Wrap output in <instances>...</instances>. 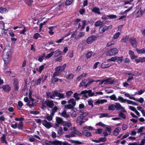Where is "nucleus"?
<instances>
[{"label": "nucleus", "mask_w": 145, "mask_h": 145, "mask_svg": "<svg viewBox=\"0 0 145 145\" xmlns=\"http://www.w3.org/2000/svg\"><path fill=\"white\" fill-rule=\"evenodd\" d=\"M59 114L61 116L64 118H68L70 117V115L67 113L66 110H64L61 112H59Z\"/></svg>", "instance_id": "14"}, {"label": "nucleus", "mask_w": 145, "mask_h": 145, "mask_svg": "<svg viewBox=\"0 0 145 145\" xmlns=\"http://www.w3.org/2000/svg\"><path fill=\"white\" fill-rule=\"evenodd\" d=\"M14 90L15 91H17L19 89L18 81L16 78H14Z\"/></svg>", "instance_id": "15"}, {"label": "nucleus", "mask_w": 145, "mask_h": 145, "mask_svg": "<svg viewBox=\"0 0 145 145\" xmlns=\"http://www.w3.org/2000/svg\"><path fill=\"white\" fill-rule=\"evenodd\" d=\"M96 37L94 35H92L89 37L87 39L86 42L88 44L91 43L94 40H95Z\"/></svg>", "instance_id": "11"}, {"label": "nucleus", "mask_w": 145, "mask_h": 145, "mask_svg": "<svg viewBox=\"0 0 145 145\" xmlns=\"http://www.w3.org/2000/svg\"><path fill=\"white\" fill-rule=\"evenodd\" d=\"M52 99H53V97H54L55 96H57L58 92L56 91H54L53 93H52Z\"/></svg>", "instance_id": "59"}, {"label": "nucleus", "mask_w": 145, "mask_h": 145, "mask_svg": "<svg viewBox=\"0 0 145 145\" xmlns=\"http://www.w3.org/2000/svg\"><path fill=\"white\" fill-rule=\"evenodd\" d=\"M69 104L65 105V108L67 109H73L76 104V101L73 98L70 99L68 101Z\"/></svg>", "instance_id": "4"}, {"label": "nucleus", "mask_w": 145, "mask_h": 145, "mask_svg": "<svg viewBox=\"0 0 145 145\" xmlns=\"http://www.w3.org/2000/svg\"><path fill=\"white\" fill-rule=\"evenodd\" d=\"M118 99V100L120 101L121 102L123 103H125L126 101V100L124 99L122 97L120 96L119 97Z\"/></svg>", "instance_id": "46"}, {"label": "nucleus", "mask_w": 145, "mask_h": 145, "mask_svg": "<svg viewBox=\"0 0 145 145\" xmlns=\"http://www.w3.org/2000/svg\"><path fill=\"white\" fill-rule=\"evenodd\" d=\"M73 92L72 91H69L67 92L66 93V96L67 97H69Z\"/></svg>", "instance_id": "45"}, {"label": "nucleus", "mask_w": 145, "mask_h": 145, "mask_svg": "<svg viewBox=\"0 0 145 145\" xmlns=\"http://www.w3.org/2000/svg\"><path fill=\"white\" fill-rule=\"evenodd\" d=\"M73 0H66L65 2V5H69L72 4Z\"/></svg>", "instance_id": "48"}, {"label": "nucleus", "mask_w": 145, "mask_h": 145, "mask_svg": "<svg viewBox=\"0 0 145 145\" xmlns=\"http://www.w3.org/2000/svg\"><path fill=\"white\" fill-rule=\"evenodd\" d=\"M136 51L138 54H144L145 53V50L144 49H139L137 48L136 49Z\"/></svg>", "instance_id": "33"}, {"label": "nucleus", "mask_w": 145, "mask_h": 145, "mask_svg": "<svg viewBox=\"0 0 145 145\" xmlns=\"http://www.w3.org/2000/svg\"><path fill=\"white\" fill-rule=\"evenodd\" d=\"M42 123L43 125L47 128L49 129L52 127L51 123L48 122L46 120L42 121Z\"/></svg>", "instance_id": "12"}, {"label": "nucleus", "mask_w": 145, "mask_h": 145, "mask_svg": "<svg viewBox=\"0 0 145 145\" xmlns=\"http://www.w3.org/2000/svg\"><path fill=\"white\" fill-rule=\"evenodd\" d=\"M110 66V65H109L108 64L105 63H102L101 66V67L103 69L106 68H108Z\"/></svg>", "instance_id": "28"}, {"label": "nucleus", "mask_w": 145, "mask_h": 145, "mask_svg": "<svg viewBox=\"0 0 145 145\" xmlns=\"http://www.w3.org/2000/svg\"><path fill=\"white\" fill-rule=\"evenodd\" d=\"M45 103L46 106L50 108H52L54 105L53 101L49 100H46L45 101Z\"/></svg>", "instance_id": "10"}, {"label": "nucleus", "mask_w": 145, "mask_h": 145, "mask_svg": "<svg viewBox=\"0 0 145 145\" xmlns=\"http://www.w3.org/2000/svg\"><path fill=\"white\" fill-rule=\"evenodd\" d=\"M116 110H119V109H120L123 111V112H126V110H124V108L121 106L120 103H116Z\"/></svg>", "instance_id": "16"}, {"label": "nucleus", "mask_w": 145, "mask_h": 145, "mask_svg": "<svg viewBox=\"0 0 145 145\" xmlns=\"http://www.w3.org/2000/svg\"><path fill=\"white\" fill-rule=\"evenodd\" d=\"M55 77L53 76V75L52 79V83L54 84L55 82H57L59 80V79L58 78H55Z\"/></svg>", "instance_id": "34"}, {"label": "nucleus", "mask_w": 145, "mask_h": 145, "mask_svg": "<svg viewBox=\"0 0 145 145\" xmlns=\"http://www.w3.org/2000/svg\"><path fill=\"white\" fill-rule=\"evenodd\" d=\"M112 27V25H110L108 26L105 25H103L99 29V32L101 33H103L106 31L107 30L109 29H111Z\"/></svg>", "instance_id": "5"}, {"label": "nucleus", "mask_w": 145, "mask_h": 145, "mask_svg": "<svg viewBox=\"0 0 145 145\" xmlns=\"http://www.w3.org/2000/svg\"><path fill=\"white\" fill-rule=\"evenodd\" d=\"M72 130L73 131L71 132L74 135H76L79 136H81L82 135V134L79 132L75 127L73 128Z\"/></svg>", "instance_id": "13"}, {"label": "nucleus", "mask_w": 145, "mask_h": 145, "mask_svg": "<svg viewBox=\"0 0 145 145\" xmlns=\"http://www.w3.org/2000/svg\"><path fill=\"white\" fill-rule=\"evenodd\" d=\"M119 116L120 117L124 119H125L126 118L125 115L122 112H120L119 114Z\"/></svg>", "instance_id": "52"}, {"label": "nucleus", "mask_w": 145, "mask_h": 145, "mask_svg": "<svg viewBox=\"0 0 145 145\" xmlns=\"http://www.w3.org/2000/svg\"><path fill=\"white\" fill-rule=\"evenodd\" d=\"M78 96H79V94L77 93H75L74 94V97L76 98V100H78L80 99V97Z\"/></svg>", "instance_id": "53"}, {"label": "nucleus", "mask_w": 145, "mask_h": 145, "mask_svg": "<svg viewBox=\"0 0 145 145\" xmlns=\"http://www.w3.org/2000/svg\"><path fill=\"white\" fill-rule=\"evenodd\" d=\"M60 98H64L65 97L64 94L58 92L57 96Z\"/></svg>", "instance_id": "42"}, {"label": "nucleus", "mask_w": 145, "mask_h": 145, "mask_svg": "<svg viewBox=\"0 0 145 145\" xmlns=\"http://www.w3.org/2000/svg\"><path fill=\"white\" fill-rule=\"evenodd\" d=\"M82 134L86 137H89L91 136V134L90 133L88 132L87 130L83 129L82 130Z\"/></svg>", "instance_id": "17"}, {"label": "nucleus", "mask_w": 145, "mask_h": 145, "mask_svg": "<svg viewBox=\"0 0 145 145\" xmlns=\"http://www.w3.org/2000/svg\"><path fill=\"white\" fill-rule=\"evenodd\" d=\"M54 53H55V56L57 57L59 55L61 54H62V52L59 50H57L55 51Z\"/></svg>", "instance_id": "32"}, {"label": "nucleus", "mask_w": 145, "mask_h": 145, "mask_svg": "<svg viewBox=\"0 0 145 145\" xmlns=\"http://www.w3.org/2000/svg\"><path fill=\"white\" fill-rule=\"evenodd\" d=\"M129 53L130 55L131 56L132 59H134L135 58L134 53L131 50H129Z\"/></svg>", "instance_id": "36"}, {"label": "nucleus", "mask_w": 145, "mask_h": 145, "mask_svg": "<svg viewBox=\"0 0 145 145\" xmlns=\"http://www.w3.org/2000/svg\"><path fill=\"white\" fill-rule=\"evenodd\" d=\"M129 41L132 46L135 48L137 46V43L135 38L131 37L129 39Z\"/></svg>", "instance_id": "8"}, {"label": "nucleus", "mask_w": 145, "mask_h": 145, "mask_svg": "<svg viewBox=\"0 0 145 145\" xmlns=\"http://www.w3.org/2000/svg\"><path fill=\"white\" fill-rule=\"evenodd\" d=\"M54 53V52H52L48 54L47 55V56H46L45 57L46 58H50L53 54Z\"/></svg>", "instance_id": "61"}, {"label": "nucleus", "mask_w": 145, "mask_h": 145, "mask_svg": "<svg viewBox=\"0 0 145 145\" xmlns=\"http://www.w3.org/2000/svg\"><path fill=\"white\" fill-rule=\"evenodd\" d=\"M58 108L56 106H55L52 109V112H51V115L53 116L55 112L57 111Z\"/></svg>", "instance_id": "23"}, {"label": "nucleus", "mask_w": 145, "mask_h": 145, "mask_svg": "<svg viewBox=\"0 0 145 145\" xmlns=\"http://www.w3.org/2000/svg\"><path fill=\"white\" fill-rule=\"evenodd\" d=\"M92 52L91 51L88 53L86 54V57L87 58H90L92 55Z\"/></svg>", "instance_id": "63"}, {"label": "nucleus", "mask_w": 145, "mask_h": 145, "mask_svg": "<svg viewBox=\"0 0 145 145\" xmlns=\"http://www.w3.org/2000/svg\"><path fill=\"white\" fill-rule=\"evenodd\" d=\"M33 37L34 39H37L39 37H41V36L38 33H36L34 35Z\"/></svg>", "instance_id": "41"}, {"label": "nucleus", "mask_w": 145, "mask_h": 145, "mask_svg": "<svg viewBox=\"0 0 145 145\" xmlns=\"http://www.w3.org/2000/svg\"><path fill=\"white\" fill-rule=\"evenodd\" d=\"M5 51L3 55V58L5 62V65H6L10 63L12 56V48L9 46H7L5 47L4 50Z\"/></svg>", "instance_id": "1"}, {"label": "nucleus", "mask_w": 145, "mask_h": 145, "mask_svg": "<svg viewBox=\"0 0 145 145\" xmlns=\"http://www.w3.org/2000/svg\"><path fill=\"white\" fill-rule=\"evenodd\" d=\"M110 98L111 99L113 100L116 101L118 100V99L116 98V97L114 95H113L110 96Z\"/></svg>", "instance_id": "57"}, {"label": "nucleus", "mask_w": 145, "mask_h": 145, "mask_svg": "<svg viewBox=\"0 0 145 145\" xmlns=\"http://www.w3.org/2000/svg\"><path fill=\"white\" fill-rule=\"evenodd\" d=\"M129 39V37L128 36H126L122 39L121 40L122 42L125 43Z\"/></svg>", "instance_id": "38"}, {"label": "nucleus", "mask_w": 145, "mask_h": 145, "mask_svg": "<svg viewBox=\"0 0 145 145\" xmlns=\"http://www.w3.org/2000/svg\"><path fill=\"white\" fill-rule=\"evenodd\" d=\"M56 120L57 123L62 124V125L63 123H64L65 121H63L61 118L57 117L56 118Z\"/></svg>", "instance_id": "20"}, {"label": "nucleus", "mask_w": 145, "mask_h": 145, "mask_svg": "<svg viewBox=\"0 0 145 145\" xmlns=\"http://www.w3.org/2000/svg\"><path fill=\"white\" fill-rule=\"evenodd\" d=\"M120 128L119 127L116 128L114 131V135L115 136L117 135L118 134V132L120 131Z\"/></svg>", "instance_id": "29"}, {"label": "nucleus", "mask_w": 145, "mask_h": 145, "mask_svg": "<svg viewBox=\"0 0 145 145\" xmlns=\"http://www.w3.org/2000/svg\"><path fill=\"white\" fill-rule=\"evenodd\" d=\"M116 61H117L118 63H120L122 62L123 59L122 56L121 57L116 56Z\"/></svg>", "instance_id": "30"}, {"label": "nucleus", "mask_w": 145, "mask_h": 145, "mask_svg": "<svg viewBox=\"0 0 145 145\" xmlns=\"http://www.w3.org/2000/svg\"><path fill=\"white\" fill-rule=\"evenodd\" d=\"M66 67V64H64L62 66H59L55 68V72L53 74V76L55 77L61 74V72L64 71Z\"/></svg>", "instance_id": "3"}, {"label": "nucleus", "mask_w": 145, "mask_h": 145, "mask_svg": "<svg viewBox=\"0 0 145 145\" xmlns=\"http://www.w3.org/2000/svg\"><path fill=\"white\" fill-rule=\"evenodd\" d=\"M3 90L5 91H9L10 89V87L8 85L3 86L2 87Z\"/></svg>", "instance_id": "22"}, {"label": "nucleus", "mask_w": 145, "mask_h": 145, "mask_svg": "<svg viewBox=\"0 0 145 145\" xmlns=\"http://www.w3.org/2000/svg\"><path fill=\"white\" fill-rule=\"evenodd\" d=\"M50 142L52 144L55 145H61L62 144L63 145H71L70 144L66 142H63L62 143L61 142L57 140Z\"/></svg>", "instance_id": "7"}, {"label": "nucleus", "mask_w": 145, "mask_h": 145, "mask_svg": "<svg viewBox=\"0 0 145 145\" xmlns=\"http://www.w3.org/2000/svg\"><path fill=\"white\" fill-rule=\"evenodd\" d=\"M25 1L26 3L27 4L29 5H31L33 3V1L32 0H25Z\"/></svg>", "instance_id": "47"}, {"label": "nucleus", "mask_w": 145, "mask_h": 145, "mask_svg": "<svg viewBox=\"0 0 145 145\" xmlns=\"http://www.w3.org/2000/svg\"><path fill=\"white\" fill-rule=\"evenodd\" d=\"M80 112L82 113L80 114V116H81L82 118H84L88 115V114L86 112H82L81 111H80Z\"/></svg>", "instance_id": "51"}, {"label": "nucleus", "mask_w": 145, "mask_h": 145, "mask_svg": "<svg viewBox=\"0 0 145 145\" xmlns=\"http://www.w3.org/2000/svg\"><path fill=\"white\" fill-rule=\"evenodd\" d=\"M116 56H115L114 57H112L110 59H108L107 60V61H116Z\"/></svg>", "instance_id": "62"}, {"label": "nucleus", "mask_w": 145, "mask_h": 145, "mask_svg": "<svg viewBox=\"0 0 145 145\" xmlns=\"http://www.w3.org/2000/svg\"><path fill=\"white\" fill-rule=\"evenodd\" d=\"M99 142H105L106 140V137L104 138H99Z\"/></svg>", "instance_id": "58"}, {"label": "nucleus", "mask_w": 145, "mask_h": 145, "mask_svg": "<svg viewBox=\"0 0 145 145\" xmlns=\"http://www.w3.org/2000/svg\"><path fill=\"white\" fill-rule=\"evenodd\" d=\"M64 133L63 131V129L61 127H59L57 130V134L58 137H59L61 136Z\"/></svg>", "instance_id": "18"}, {"label": "nucleus", "mask_w": 145, "mask_h": 145, "mask_svg": "<svg viewBox=\"0 0 145 145\" xmlns=\"http://www.w3.org/2000/svg\"><path fill=\"white\" fill-rule=\"evenodd\" d=\"M116 107V105L114 104H112L109 106L108 108V110H114Z\"/></svg>", "instance_id": "26"}, {"label": "nucleus", "mask_w": 145, "mask_h": 145, "mask_svg": "<svg viewBox=\"0 0 145 145\" xmlns=\"http://www.w3.org/2000/svg\"><path fill=\"white\" fill-rule=\"evenodd\" d=\"M109 115L107 113L105 114H100V116L99 117L101 118L103 117H110V116H108Z\"/></svg>", "instance_id": "43"}, {"label": "nucleus", "mask_w": 145, "mask_h": 145, "mask_svg": "<svg viewBox=\"0 0 145 145\" xmlns=\"http://www.w3.org/2000/svg\"><path fill=\"white\" fill-rule=\"evenodd\" d=\"M23 126L22 122V121H20L18 124V128L19 129H22Z\"/></svg>", "instance_id": "54"}, {"label": "nucleus", "mask_w": 145, "mask_h": 145, "mask_svg": "<svg viewBox=\"0 0 145 145\" xmlns=\"http://www.w3.org/2000/svg\"><path fill=\"white\" fill-rule=\"evenodd\" d=\"M54 27H49L48 28V29L49 31H48V33L49 34H50L51 35H52L54 33V32H53V29L54 28Z\"/></svg>", "instance_id": "39"}, {"label": "nucleus", "mask_w": 145, "mask_h": 145, "mask_svg": "<svg viewBox=\"0 0 145 145\" xmlns=\"http://www.w3.org/2000/svg\"><path fill=\"white\" fill-rule=\"evenodd\" d=\"M1 138L2 142L5 143L6 144H7V142L5 140V136L4 135H3Z\"/></svg>", "instance_id": "49"}, {"label": "nucleus", "mask_w": 145, "mask_h": 145, "mask_svg": "<svg viewBox=\"0 0 145 145\" xmlns=\"http://www.w3.org/2000/svg\"><path fill=\"white\" fill-rule=\"evenodd\" d=\"M87 74L86 73H83L80 76L78 77L77 78L78 80H80L82 79L83 77H85L87 75Z\"/></svg>", "instance_id": "40"}, {"label": "nucleus", "mask_w": 145, "mask_h": 145, "mask_svg": "<svg viewBox=\"0 0 145 145\" xmlns=\"http://www.w3.org/2000/svg\"><path fill=\"white\" fill-rule=\"evenodd\" d=\"M107 102L106 100H98L95 103V105L100 104H103L104 103H106Z\"/></svg>", "instance_id": "25"}, {"label": "nucleus", "mask_w": 145, "mask_h": 145, "mask_svg": "<svg viewBox=\"0 0 145 145\" xmlns=\"http://www.w3.org/2000/svg\"><path fill=\"white\" fill-rule=\"evenodd\" d=\"M45 19V20L43 23H41L40 24V29H41L42 25H44L49 20V18H46Z\"/></svg>", "instance_id": "37"}, {"label": "nucleus", "mask_w": 145, "mask_h": 145, "mask_svg": "<svg viewBox=\"0 0 145 145\" xmlns=\"http://www.w3.org/2000/svg\"><path fill=\"white\" fill-rule=\"evenodd\" d=\"M71 125L72 124L70 122H66L65 121H64V123L63 125V126L67 127L68 128H69Z\"/></svg>", "instance_id": "24"}, {"label": "nucleus", "mask_w": 145, "mask_h": 145, "mask_svg": "<svg viewBox=\"0 0 145 145\" xmlns=\"http://www.w3.org/2000/svg\"><path fill=\"white\" fill-rule=\"evenodd\" d=\"M144 10H139L137 12V14H138V15L137 16V17H138L140 15H142L144 13Z\"/></svg>", "instance_id": "31"}, {"label": "nucleus", "mask_w": 145, "mask_h": 145, "mask_svg": "<svg viewBox=\"0 0 145 145\" xmlns=\"http://www.w3.org/2000/svg\"><path fill=\"white\" fill-rule=\"evenodd\" d=\"M118 52V50L116 48H113L109 50L106 53V55L108 56H111L117 54Z\"/></svg>", "instance_id": "6"}, {"label": "nucleus", "mask_w": 145, "mask_h": 145, "mask_svg": "<svg viewBox=\"0 0 145 145\" xmlns=\"http://www.w3.org/2000/svg\"><path fill=\"white\" fill-rule=\"evenodd\" d=\"M88 91L87 90H86L84 91H81V93L79 94V96H81V95H83V97H85V98H88V97L87 95V94L88 93Z\"/></svg>", "instance_id": "19"}, {"label": "nucleus", "mask_w": 145, "mask_h": 145, "mask_svg": "<svg viewBox=\"0 0 145 145\" xmlns=\"http://www.w3.org/2000/svg\"><path fill=\"white\" fill-rule=\"evenodd\" d=\"M5 51L3 55V58L5 62V65H6L10 63L12 56V48L9 46H7L5 47L4 50Z\"/></svg>", "instance_id": "2"}, {"label": "nucleus", "mask_w": 145, "mask_h": 145, "mask_svg": "<svg viewBox=\"0 0 145 145\" xmlns=\"http://www.w3.org/2000/svg\"><path fill=\"white\" fill-rule=\"evenodd\" d=\"M133 0H131L130 1H127L125 3V4L127 5V6L125 7L126 8H128V9H131L133 8V5L130 3V2L133 1Z\"/></svg>", "instance_id": "21"}, {"label": "nucleus", "mask_w": 145, "mask_h": 145, "mask_svg": "<svg viewBox=\"0 0 145 145\" xmlns=\"http://www.w3.org/2000/svg\"><path fill=\"white\" fill-rule=\"evenodd\" d=\"M139 60L140 62L143 63L145 62V58L144 57H139Z\"/></svg>", "instance_id": "64"}, {"label": "nucleus", "mask_w": 145, "mask_h": 145, "mask_svg": "<svg viewBox=\"0 0 145 145\" xmlns=\"http://www.w3.org/2000/svg\"><path fill=\"white\" fill-rule=\"evenodd\" d=\"M106 82L105 84H112L113 83V81H110L109 80H105Z\"/></svg>", "instance_id": "56"}, {"label": "nucleus", "mask_w": 145, "mask_h": 145, "mask_svg": "<svg viewBox=\"0 0 145 145\" xmlns=\"http://www.w3.org/2000/svg\"><path fill=\"white\" fill-rule=\"evenodd\" d=\"M36 104V103H32L31 104H30L29 103L28 104V105L30 107V108H31L35 106Z\"/></svg>", "instance_id": "55"}, {"label": "nucleus", "mask_w": 145, "mask_h": 145, "mask_svg": "<svg viewBox=\"0 0 145 145\" xmlns=\"http://www.w3.org/2000/svg\"><path fill=\"white\" fill-rule=\"evenodd\" d=\"M83 129H87L89 130H92L93 129V127L91 126H85L83 127Z\"/></svg>", "instance_id": "50"}, {"label": "nucleus", "mask_w": 145, "mask_h": 145, "mask_svg": "<svg viewBox=\"0 0 145 145\" xmlns=\"http://www.w3.org/2000/svg\"><path fill=\"white\" fill-rule=\"evenodd\" d=\"M88 91V95L90 96H94L95 95V93H94L92 92V90H89Z\"/></svg>", "instance_id": "44"}, {"label": "nucleus", "mask_w": 145, "mask_h": 145, "mask_svg": "<svg viewBox=\"0 0 145 145\" xmlns=\"http://www.w3.org/2000/svg\"><path fill=\"white\" fill-rule=\"evenodd\" d=\"M103 25V22H101L100 21H99L96 22L95 24V26H99L100 27L102 25Z\"/></svg>", "instance_id": "27"}, {"label": "nucleus", "mask_w": 145, "mask_h": 145, "mask_svg": "<svg viewBox=\"0 0 145 145\" xmlns=\"http://www.w3.org/2000/svg\"><path fill=\"white\" fill-rule=\"evenodd\" d=\"M82 116L80 115L78 117L76 121L78 123H79L80 125H81L82 123L85 122L88 119L86 118L84 119L83 118H82Z\"/></svg>", "instance_id": "9"}, {"label": "nucleus", "mask_w": 145, "mask_h": 145, "mask_svg": "<svg viewBox=\"0 0 145 145\" xmlns=\"http://www.w3.org/2000/svg\"><path fill=\"white\" fill-rule=\"evenodd\" d=\"M120 32H118L117 33H116L114 36V39H117L118 37H119L120 35Z\"/></svg>", "instance_id": "60"}, {"label": "nucleus", "mask_w": 145, "mask_h": 145, "mask_svg": "<svg viewBox=\"0 0 145 145\" xmlns=\"http://www.w3.org/2000/svg\"><path fill=\"white\" fill-rule=\"evenodd\" d=\"M75 136V135H74V134L72 133L71 132L70 134L68 135H65V137L67 138L72 137Z\"/></svg>", "instance_id": "35"}]
</instances>
